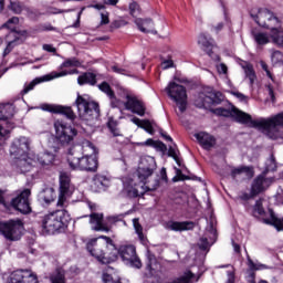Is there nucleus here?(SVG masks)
<instances>
[{
  "instance_id": "nucleus-32",
  "label": "nucleus",
  "mask_w": 283,
  "mask_h": 283,
  "mask_svg": "<svg viewBox=\"0 0 283 283\" xmlns=\"http://www.w3.org/2000/svg\"><path fill=\"white\" fill-rule=\"evenodd\" d=\"M78 85H96V75L94 73H84L77 77Z\"/></svg>"
},
{
  "instance_id": "nucleus-23",
  "label": "nucleus",
  "mask_w": 283,
  "mask_h": 283,
  "mask_svg": "<svg viewBox=\"0 0 283 283\" xmlns=\"http://www.w3.org/2000/svg\"><path fill=\"white\" fill-rule=\"evenodd\" d=\"M90 223L93 226V231H109V226L103 223V214L101 213H91Z\"/></svg>"
},
{
  "instance_id": "nucleus-6",
  "label": "nucleus",
  "mask_w": 283,
  "mask_h": 283,
  "mask_svg": "<svg viewBox=\"0 0 283 283\" xmlns=\"http://www.w3.org/2000/svg\"><path fill=\"white\" fill-rule=\"evenodd\" d=\"M124 193L128 196V198H138V196H144L146 191H156L160 186V181L158 179H154L153 181H140L136 184V181L129 177L124 178Z\"/></svg>"
},
{
  "instance_id": "nucleus-42",
  "label": "nucleus",
  "mask_w": 283,
  "mask_h": 283,
  "mask_svg": "<svg viewBox=\"0 0 283 283\" xmlns=\"http://www.w3.org/2000/svg\"><path fill=\"white\" fill-rule=\"evenodd\" d=\"M108 129L115 137L123 136L120 129L118 128V123L114 119L108 120Z\"/></svg>"
},
{
  "instance_id": "nucleus-35",
  "label": "nucleus",
  "mask_w": 283,
  "mask_h": 283,
  "mask_svg": "<svg viewBox=\"0 0 283 283\" xmlns=\"http://www.w3.org/2000/svg\"><path fill=\"white\" fill-rule=\"evenodd\" d=\"M15 165L18 168H20V171L22 174H28V171H30V169H32V159L18 158L15 161Z\"/></svg>"
},
{
  "instance_id": "nucleus-14",
  "label": "nucleus",
  "mask_w": 283,
  "mask_h": 283,
  "mask_svg": "<svg viewBox=\"0 0 283 283\" xmlns=\"http://www.w3.org/2000/svg\"><path fill=\"white\" fill-rule=\"evenodd\" d=\"M30 196L32 191L30 189L22 190L15 198L11 200L13 209L20 211V213L28 214L32 213V207L30 206Z\"/></svg>"
},
{
  "instance_id": "nucleus-33",
  "label": "nucleus",
  "mask_w": 283,
  "mask_h": 283,
  "mask_svg": "<svg viewBox=\"0 0 283 283\" xmlns=\"http://www.w3.org/2000/svg\"><path fill=\"white\" fill-rule=\"evenodd\" d=\"M265 224H272L276 228V231H283V220L275 217V212L270 210V219H264Z\"/></svg>"
},
{
  "instance_id": "nucleus-52",
  "label": "nucleus",
  "mask_w": 283,
  "mask_h": 283,
  "mask_svg": "<svg viewBox=\"0 0 283 283\" xmlns=\"http://www.w3.org/2000/svg\"><path fill=\"white\" fill-rule=\"evenodd\" d=\"M19 23V18L18 17H13L11 19H9L3 25L2 28H8V30H12V24L17 25Z\"/></svg>"
},
{
  "instance_id": "nucleus-51",
  "label": "nucleus",
  "mask_w": 283,
  "mask_h": 283,
  "mask_svg": "<svg viewBox=\"0 0 283 283\" xmlns=\"http://www.w3.org/2000/svg\"><path fill=\"white\" fill-rule=\"evenodd\" d=\"M140 128L145 129L148 134H154V126H151L150 120H143Z\"/></svg>"
},
{
  "instance_id": "nucleus-63",
  "label": "nucleus",
  "mask_w": 283,
  "mask_h": 283,
  "mask_svg": "<svg viewBox=\"0 0 283 283\" xmlns=\"http://www.w3.org/2000/svg\"><path fill=\"white\" fill-rule=\"evenodd\" d=\"M42 49L45 51V52H51L53 54L56 53V48L52 46L51 44H43Z\"/></svg>"
},
{
  "instance_id": "nucleus-43",
  "label": "nucleus",
  "mask_w": 283,
  "mask_h": 283,
  "mask_svg": "<svg viewBox=\"0 0 283 283\" xmlns=\"http://www.w3.org/2000/svg\"><path fill=\"white\" fill-rule=\"evenodd\" d=\"M67 74H78V71L73 70L72 72L62 71L60 73H51V75L45 76V81H52V78H61V76H67Z\"/></svg>"
},
{
  "instance_id": "nucleus-64",
  "label": "nucleus",
  "mask_w": 283,
  "mask_h": 283,
  "mask_svg": "<svg viewBox=\"0 0 283 283\" xmlns=\"http://www.w3.org/2000/svg\"><path fill=\"white\" fill-rule=\"evenodd\" d=\"M266 90L272 103H275V93L273 92V87L271 85H268Z\"/></svg>"
},
{
  "instance_id": "nucleus-25",
  "label": "nucleus",
  "mask_w": 283,
  "mask_h": 283,
  "mask_svg": "<svg viewBox=\"0 0 283 283\" xmlns=\"http://www.w3.org/2000/svg\"><path fill=\"white\" fill-rule=\"evenodd\" d=\"M231 176L232 178H238V176H243L244 178H248V180H251V178L255 176V170L252 166H240L231 170Z\"/></svg>"
},
{
  "instance_id": "nucleus-22",
  "label": "nucleus",
  "mask_w": 283,
  "mask_h": 283,
  "mask_svg": "<svg viewBox=\"0 0 283 283\" xmlns=\"http://www.w3.org/2000/svg\"><path fill=\"white\" fill-rule=\"evenodd\" d=\"M135 24L139 31L144 32V34H157V31L154 30V20L149 18H136Z\"/></svg>"
},
{
  "instance_id": "nucleus-8",
  "label": "nucleus",
  "mask_w": 283,
  "mask_h": 283,
  "mask_svg": "<svg viewBox=\"0 0 283 283\" xmlns=\"http://www.w3.org/2000/svg\"><path fill=\"white\" fill-rule=\"evenodd\" d=\"M0 231L7 240H10L11 242H17V240H21V234L23 232V222L20 219L0 222Z\"/></svg>"
},
{
  "instance_id": "nucleus-39",
  "label": "nucleus",
  "mask_w": 283,
  "mask_h": 283,
  "mask_svg": "<svg viewBox=\"0 0 283 283\" xmlns=\"http://www.w3.org/2000/svg\"><path fill=\"white\" fill-rule=\"evenodd\" d=\"M51 283H65V273L61 270L53 272L50 276Z\"/></svg>"
},
{
  "instance_id": "nucleus-53",
  "label": "nucleus",
  "mask_w": 283,
  "mask_h": 283,
  "mask_svg": "<svg viewBox=\"0 0 283 283\" xmlns=\"http://www.w3.org/2000/svg\"><path fill=\"white\" fill-rule=\"evenodd\" d=\"M106 220L107 224H116V222H120V220H123V214L109 216Z\"/></svg>"
},
{
  "instance_id": "nucleus-1",
  "label": "nucleus",
  "mask_w": 283,
  "mask_h": 283,
  "mask_svg": "<svg viewBox=\"0 0 283 283\" xmlns=\"http://www.w3.org/2000/svg\"><path fill=\"white\" fill-rule=\"evenodd\" d=\"M212 114L217 116H224L229 118L231 116L237 120V123H241L242 125H248L250 123L252 127H258L259 129H263L264 134L268 138L272 140H277V138H283V113H279L277 115L270 118H260L253 120L251 115L238 109L235 106H232L231 109L218 107L211 109Z\"/></svg>"
},
{
  "instance_id": "nucleus-15",
  "label": "nucleus",
  "mask_w": 283,
  "mask_h": 283,
  "mask_svg": "<svg viewBox=\"0 0 283 283\" xmlns=\"http://www.w3.org/2000/svg\"><path fill=\"white\" fill-rule=\"evenodd\" d=\"M9 283H39V277L32 270L21 269L10 274Z\"/></svg>"
},
{
  "instance_id": "nucleus-37",
  "label": "nucleus",
  "mask_w": 283,
  "mask_h": 283,
  "mask_svg": "<svg viewBox=\"0 0 283 283\" xmlns=\"http://www.w3.org/2000/svg\"><path fill=\"white\" fill-rule=\"evenodd\" d=\"M245 76L247 78H249L250 81V85H253V83H255V71L253 70V65L249 64V63H244V65H242Z\"/></svg>"
},
{
  "instance_id": "nucleus-21",
  "label": "nucleus",
  "mask_w": 283,
  "mask_h": 283,
  "mask_svg": "<svg viewBox=\"0 0 283 283\" xmlns=\"http://www.w3.org/2000/svg\"><path fill=\"white\" fill-rule=\"evenodd\" d=\"M197 143L202 146L203 149H211L216 146V137L206 132L195 134Z\"/></svg>"
},
{
  "instance_id": "nucleus-10",
  "label": "nucleus",
  "mask_w": 283,
  "mask_h": 283,
  "mask_svg": "<svg viewBox=\"0 0 283 283\" xmlns=\"http://www.w3.org/2000/svg\"><path fill=\"white\" fill-rule=\"evenodd\" d=\"M251 17L258 25L266 30H273V28H276L281 23L277 15L269 9H260L258 14H251Z\"/></svg>"
},
{
  "instance_id": "nucleus-31",
  "label": "nucleus",
  "mask_w": 283,
  "mask_h": 283,
  "mask_svg": "<svg viewBox=\"0 0 283 283\" xmlns=\"http://www.w3.org/2000/svg\"><path fill=\"white\" fill-rule=\"evenodd\" d=\"M14 116V106L12 104H0V120H8Z\"/></svg>"
},
{
  "instance_id": "nucleus-34",
  "label": "nucleus",
  "mask_w": 283,
  "mask_h": 283,
  "mask_svg": "<svg viewBox=\"0 0 283 283\" xmlns=\"http://www.w3.org/2000/svg\"><path fill=\"white\" fill-rule=\"evenodd\" d=\"M252 36L258 45H266L271 41L269 34L260 31H252Z\"/></svg>"
},
{
  "instance_id": "nucleus-49",
  "label": "nucleus",
  "mask_w": 283,
  "mask_h": 283,
  "mask_svg": "<svg viewBox=\"0 0 283 283\" xmlns=\"http://www.w3.org/2000/svg\"><path fill=\"white\" fill-rule=\"evenodd\" d=\"M39 83H41V81L36 78V80H33L31 83L25 84L24 88L22 90V94H28V92H32V90H34V86L39 85Z\"/></svg>"
},
{
  "instance_id": "nucleus-46",
  "label": "nucleus",
  "mask_w": 283,
  "mask_h": 283,
  "mask_svg": "<svg viewBox=\"0 0 283 283\" xmlns=\"http://www.w3.org/2000/svg\"><path fill=\"white\" fill-rule=\"evenodd\" d=\"M189 202V197L185 192L177 193L175 198V205H187Z\"/></svg>"
},
{
  "instance_id": "nucleus-28",
  "label": "nucleus",
  "mask_w": 283,
  "mask_h": 283,
  "mask_svg": "<svg viewBox=\"0 0 283 283\" xmlns=\"http://www.w3.org/2000/svg\"><path fill=\"white\" fill-rule=\"evenodd\" d=\"M270 39H272V43H274V45H277L279 48H283L282 22L280 23V25H276L270 29Z\"/></svg>"
},
{
  "instance_id": "nucleus-62",
  "label": "nucleus",
  "mask_w": 283,
  "mask_h": 283,
  "mask_svg": "<svg viewBox=\"0 0 283 283\" xmlns=\"http://www.w3.org/2000/svg\"><path fill=\"white\" fill-rule=\"evenodd\" d=\"M174 65L172 60H166L161 63V70H169Z\"/></svg>"
},
{
  "instance_id": "nucleus-38",
  "label": "nucleus",
  "mask_w": 283,
  "mask_h": 283,
  "mask_svg": "<svg viewBox=\"0 0 283 283\" xmlns=\"http://www.w3.org/2000/svg\"><path fill=\"white\" fill-rule=\"evenodd\" d=\"M103 282L104 283H129V281L122 280L116 274H108V273L103 274Z\"/></svg>"
},
{
  "instance_id": "nucleus-57",
  "label": "nucleus",
  "mask_w": 283,
  "mask_h": 283,
  "mask_svg": "<svg viewBox=\"0 0 283 283\" xmlns=\"http://www.w3.org/2000/svg\"><path fill=\"white\" fill-rule=\"evenodd\" d=\"M113 72H115L116 74H123L124 76H129V73H127V71H125L124 69H120L116 65L112 66Z\"/></svg>"
},
{
  "instance_id": "nucleus-48",
  "label": "nucleus",
  "mask_w": 283,
  "mask_h": 283,
  "mask_svg": "<svg viewBox=\"0 0 283 283\" xmlns=\"http://www.w3.org/2000/svg\"><path fill=\"white\" fill-rule=\"evenodd\" d=\"M254 216H264V207H262V199L256 200L253 208Z\"/></svg>"
},
{
  "instance_id": "nucleus-44",
  "label": "nucleus",
  "mask_w": 283,
  "mask_h": 283,
  "mask_svg": "<svg viewBox=\"0 0 283 283\" xmlns=\"http://www.w3.org/2000/svg\"><path fill=\"white\" fill-rule=\"evenodd\" d=\"M248 266L251 271H264V269H269V266L262 263H255L251 258L248 256Z\"/></svg>"
},
{
  "instance_id": "nucleus-27",
  "label": "nucleus",
  "mask_w": 283,
  "mask_h": 283,
  "mask_svg": "<svg viewBox=\"0 0 283 283\" xmlns=\"http://www.w3.org/2000/svg\"><path fill=\"white\" fill-rule=\"evenodd\" d=\"M56 156L50 151H43L36 155L35 160L41 167H52Z\"/></svg>"
},
{
  "instance_id": "nucleus-17",
  "label": "nucleus",
  "mask_w": 283,
  "mask_h": 283,
  "mask_svg": "<svg viewBox=\"0 0 283 283\" xmlns=\"http://www.w3.org/2000/svg\"><path fill=\"white\" fill-rule=\"evenodd\" d=\"M40 108L43 112H50L51 114H63L64 116H66V118H70V120H74V118H76V115L74 114V111H72V107L56 104H42Z\"/></svg>"
},
{
  "instance_id": "nucleus-7",
  "label": "nucleus",
  "mask_w": 283,
  "mask_h": 283,
  "mask_svg": "<svg viewBox=\"0 0 283 283\" xmlns=\"http://www.w3.org/2000/svg\"><path fill=\"white\" fill-rule=\"evenodd\" d=\"M166 92L168 96L176 102L180 114H184V112L187 111V88L176 82H170L166 87Z\"/></svg>"
},
{
  "instance_id": "nucleus-5",
  "label": "nucleus",
  "mask_w": 283,
  "mask_h": 283,
  "mask_svg": "<svg viewBox=\"0 0 283 283\" xmlns=\"http://www.w3.org/2000/svg\"><path fill=\"white\" fill-rule=\"evenodd\" d=\"M77 107L78 116L85 123H92L101 116V108H98V103L92 101L90 95H77L75 101Z\"/></svg>"
},
{
  "instance_id": "nucleus-45",
  "label": "nucleus",
  "mask_w": 283,
  "mask_h": 283,
  "mask_svg": "<svg viewBox=\"0 0 283 283\" xmlns=\"http://www.w3.org/2000/svg\"><path fill=\"white\" fill-rule=\"evenodd\" d=\"M98 87L101 92H104V94L108 96V98H114V91L112 90V86H109V83L103 82Z\"/></svg>"
},
{
  "instance_id": "nucleus-12",
  "label": "nucleus",
  "mask_w": 283,
  "mask_h": 283,
  "mask_svg": "<svg viewBox=\"0 0 283 283\" xmlns=\"http://www.w3.org/2000/svg\"><path fill=\"white\" fill-rule=\"evenodd\" d=\"M55 129V138L61 143V145H70L74 137L76 136L77 132L72 126H67L62 120H55L54 123Z\"/></svg>"
},
{
  "instance_id": "nucleus-61",
  "label": "nucleus",
  "mask_w": 283,
  "mask_h": 283,
  "mask_svg": "<svg viewBox=\"0 0 283 283\" xmlns=\"http://www.w3.org/2000/svg\"><path fill=\"white\" fill-rule=\"evenodd\" d=\"M111 98V107H120V101L116 98V95L113 94V97Z\"/></svg>"
},
{
  "instance_id": "nucleus-54",
  "label": "nucleus",
  "mask_w": 283,
  "mask_h": 283,
  "mask_svg": "<svg viewBox=\"0 0 283 283\" xmlns=\"http://www.w3.org/2000/svg\"><path fill=\"white\" fill-rule=\"evenodd\" d=\"M272 62L274 63H283V54L280 51H274L272 53Z\"/></svg>"
},
{
  "instance_id": "nucleus-4",
  "label": "nucleus",
  "mask_w": 283,
  "mask_h": 283,
  "mask_svg": "<svg viewBox=\"0 0 283 283\" xmlns=\"http://www.w3.org/2000/svg\"><path fill=\"white\" fill-rule=\"evenodd\" d=\"M70 212L65 209L55 210L42 218V229L46 233H63L70 224Z\"/></svg>"
},
{
  "instance_id": "nucleus-26",
  "label": "nucleus",
  "mask_w": 283,
  "mask_h": 283,
  "mask_svg": "<svg viewBox=\"0 0 283 283\" xmlns=\"http://www.w3.org/2000/svg\"><path fill=\"white\" fill-rule=\"evenodd\" d=\"M167 227L170 231H191L195 229L196 223L192 221H170Z\"/></svg>"
},
{
  "instance_id": "nucleus-19",
  "label": "nucleus",
  "mask_w": 283,
  "mask_h": 283,
  "mask_svg": "<svg viewBox=\"0 0 283 283\" xmlns=\"http://www.w3.org/2000/svg\"><path fill=\"white\" fill-rule=\"evenodd\" d=\"M30 150V140L27 137L15 139L11 146V154L14 156H23Z\"/></svg>"
},
{
  "instance_id": "nucleus-50",
  "label": "nucleus",
  "mask_w": 283,
  "mask_h": 283,
  "mask_svg": "<svg viewBox=\"0 0 283 283\" xmlns=\"http://www.w3.org/2000/svg\"><path fill=\"white\" fill-rule=\"evenodd\" d=\"M217 67V72L220 75L227 76V74L229 73V67H227V64L224 63H219L216 65Z\"/></svg>"
},
{
  "instance_id": "nucleus-40",
  "label": "nucleus",
  "mask_w": 283,
  "mask_h": 283,
  "mask_svg": "<svg viewBox=\"0 0 283 283\" xmlns=\"http://www.w3.org/2000/svg\"><path fill=\"white\" fill-rule=\"evenodd\" d=\"M133 227L135 229V233H137L140 242H145V234L143 233V226L138 218L133 219Z\"/></svg>"
},
{
  "instance_id": "nucleus-11",
  "label": "nucleus",
  "mask_w": 283,
  "mask_h": 283,
  "mask_svg": "<svg viewBox=\"0 0 283 283\" xmlns=\"http://www.w3.org/2000/svg\"><path fill=\"white\" fill-rule=\"evenodd\" d=\"M72 193H74V187L72 186L70 175H67V172H61L60 193L56 206L62 208L67 207V198H71Z\"/></svg>"
},
{
  "instance_id": "nucleus-29",
  "label": "nucleus",
  "mask_w": 283,
  "mask_h": 283,
  "mask_svg": "<svg viewBox=\"0 0 283 283\" xmlns=\"http://www.w3.org/2000/svg\"><path fill=\"white\" fill-rule=\"evenodd\" d=\"M198 45L205 50V52H211L213 50V40L209 34L201 33L198 36Z\"/></svg>"
},
{
  "instance_id": "nucleus-30",
  "label": "nucleus",
  "mask_w": 283,
  "mask_h": 283,
  "mask_svg": "<svg viewBox=\"0 0 283 283\" xmlns=\"http://www.w3.org/2000/svg\"><path fill=\"white\" fill-rule=\"evenodd\" d=\"M54 198H56V192L52 188H45L39 193V199L41 202H45V205L54 202Z\"/></svg>"
},
{
  "instance_id": "nucleus-9",
  "label": "nucleus",
  "mask_w": 283,
  "mask_h": 283,
  "mask_svg": "<svg viewBox=\"0 0 283 283\" xmlns=\"http://www.w3.org/2000/svg\"><path fill=\"white\" fill-rule=\"evenodd\" d=\"M156 159L151 156H144L140 158V163L137 169V178L140 182H151L149 180L156 171Z\"/></svg>"
},
{
  "instance_id": "nucleus-20",
  "label": "nucleus",
  "mask_w": 283,
  "mask_h": 283,
  "mask_svg": "<svg viewBox=\"0 0 283 283\" xmlns=\"http://www.w3.org/2000/svg\"><path fill=\"white\" fill-rule=\"evenodd\" d=\"M7 48L4 49L3 56H8L10 52H12V48L14 45H19L20 43H23V34L17 32V31H10L7 35Z\"/></svg>"
},
{
  "instance_id": "nucleus-13",
  "label": "nucleus",
  "mask_w": 283,
  "mask_h": 283,
  "mask_svg": "<svg viewBox=\"0 0 283 283\" xmlns=\"http://www.w3.org/2000/svg\"><path fill=\"white\" fill-rule=\"evenodd\" d=\"M118 254L126 264H130V266H134L135 269H140V266H143V262H140V259L136 254V247L132 244L120 245L117 250V255Z\"/></svg>"
},
{
  "instance_id": "nucleus-36",
  "label": "nucleus",
  "mask_w": 283,
  "mask_h": 283,
  "mask_svg": "<svg viewBox=\"0 0 283 283\" xmlns=\"http://www.w3.org/2000/svg\"><path fill=\"white\" fill-rule=\"evenodd\" d=\"M10 9L12 12H14V14H21L22 10H25L28 12V17L32 19V11L25 8V6H23L21 2H11Z\"/></svg>"
},
{
  "instance_id": "nucleus-47",
  "label": "nucleus",
  "mask_w": 283,
  "mask_h": 283,
  "mask_svg": "<svg viewBox=\"0 0 283 283\" xmlns=\"http://www.w3.org/2000/svg\"><path fill=\"white\" fill-rule=\"evenodd\" d=\"M231 269L230 271H228V281L227 283H235V271L233 270V266L231 265H221L219 266V269Z\"/></svg>"
},
{
  "instance_id": "nucleus-55",
  "label": "nucleus",
  "mask_w": 283,
  "mask_h": 283,
  "mask_svg": "<svg viewBox=\"0 0 283 283\" xmlns=\"http://www.w3.org/2000/svg\"><path fill=\"white\" fill-rule=\"evenodd\" d=\"M129 10H130L132 17H136V14H138V12H140V7L138 6V3L133 2L129 4Z\"/></svg>"
},
{
  "instance_id": "nucleus-16",
  "label": "nucleus",
  "mask_w": 283,
  "mask_h": 283,
  "mask_svg": "<svg viewBox=\"0 0 283 283\" xmlns=\"http://www.w3.org/2000/svg\"><path fill=\"white\" fill-rule=\"evenodd\" d=\"M271 182L273 180L271 178H266V175H259L251 185V196H260V193H264L269 187H271Z\"/></svg>"
},
{
  "instance_id": "nucleus-24",
  "label": "nucleus",
  "mask_w": 283,
  "mask_h": 283,
  "mask_svg": "<svg viewBox=\"0 0 283 283\" xmlns=\"http://www.w3.org/2000/svg\"><path fill=\"white\" fill-rule=\"evenodd\" d=\"M109 187V179L103 175H95L93 178L92 189L93 191L101 193V191H105Z\"/></svg>"
},
{
  "instance_id": "nucleus-58",
  "label": "nucleus",
  "mask_w": 283,
  "mask_h": 283,
  "mask_svg": "<svg viewBox=\"0 0 283 283\" xmlns=\"http://www.w3.org/2000/svg\"><path fill=\"white\" fill-rule=\"evenodd\" d=\"M260 65H261L262 70H264V72L266 73V76H269V78H273L271 71H269V65H266V62L261 61Z\"/></svg>"
},
{
  "instance_id": "nucleus-18",
  "label": "nucleus",
  "mask_w": 283,
  "mask_h": 283,
  "mask_svg": "<svg viewBox=\"0 0 283 283\" xmlns=\"http://www.w3.org/2000/svg\"><path fill=\"white\" fill-rule=\"evenodd\" d=\"M125 108L129 112H133V114H137L138 116H145V105L143 102L138 101V98L127 95L126 102H125Z\"/></svg>"
},
{
  "instance_id": "nucleus-41",
  "label": "nucleus",
  "mask_w": 283,
  "mask_h": 283,
  "mask_svg": "<svg viewBox=\"0 0 283 283\" xmlns=\"http://www.w3.org/2000/svg\"><path fill=\"white\" fill-rule=\"evenodd\" d=\"M64 67H81V62L76 57L67 59L61 64L60 70Z\"/></svg>"
},
{
  "instance_id": "nucleus-56",
  "label": "nucleus",
  "mask_w": 283,
  "mask_h": 283,
  "mask_svg": "<svg viewBox=\"0 0 283 283\" xmlns=\"http://www.w3.org/2000/svg\"><path fill=\"white\" fill-rule=\"evenodd\" d=\"M209 247H211L209 244V240L207 238H201L200 241H199V248L202 250V251H207V249H209Z\"/></svg>"
},
{
  "instance_id": "nucleus-60",
  "label": "nucleus",
  "mask_w": 283,
  "mask_h": 283,
  "mask_svg": "<svg viewBox=\"0 0 283 283\" xmlns=\"http://www.w3.org/2000/svg\"><path fill=\"white\" fill-rule=\"evenodd\" d=\"M200 98H203V101H201V102H199V101H197L196 103H197V106L198 107H205L206 105H207V103H209V97H207V96H205V95H201L200 97H199V99Z\"/></svg>"
},
{
  "instance_id": "nucleus-59",
  "label": "nucleus",
  "mask_w": 283,
  "mask_h": 283,
  "mask_svg": "<svg viewBox=\"0 0 283 283\" xmlns=\"http://www.w3.org/2000/svg\"><path fill=\"white\" fill-rule=\"evenodd\" d=\"M232 95L235 96V98H239V101L247 103L248 97L247 95L240 93V92H232Z\"/></svg>"
},
{
  "instance_id": "nucleus-3",
  "label": "nucleus",
  "mask_w": 283,
  "mask_h": 283,
  "mask_svg": "<svg viewBox=\"0 0 283 283\" xmlns=\"http://www.w3.org/2000/svg\"><path fill=\"white\" fill-rule=\"evenodd\" d=\"M91 149V155L81 157V149L73 147L69 150L66 160L71 169H80V171H94L98 168V159H96V147L92 142L83 144V151Z\"/></svg>"
},
{
  "instance_id": "nucleus-2",
  "label": "nucleus",
  "mask_w": 283,
  "mask_h": 283,
  "mask_svg": "<svg viewBox=\"0 0 283 283\" xmlns=\"http://www.w3.org/2000/svg\"><path fill=\"white\" fill-rule=\"evenodd\" d=\"M86 249L101 264H112V262H116L118 258V250L116 245H114V241L105 235L92 239L87 243Z\"/></svg>"
}]
</instances>
